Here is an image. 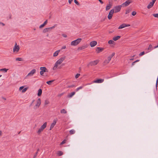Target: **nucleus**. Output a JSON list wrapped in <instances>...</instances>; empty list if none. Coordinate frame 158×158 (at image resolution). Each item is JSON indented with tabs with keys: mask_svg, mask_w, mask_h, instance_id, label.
<instances>
[{
	"mask_svg": "<svg viewBox=\"0 0 158 158\" xmlns=\"http://www.w3.org/2000/svg\"><path fill=\"white\" fill-rule=\"evenodd\" d=\"M54 81V80H51L49 81H48L46 82V83L49 85H51L52 83Z\"/></svg>",
	"mask_w": 158,
	"mask_h": 158,
	"instance_id": "32",
	"label": "nucleus"
},
{
	"mask_svg": "<svg viewBox=\"0 0 158 158\" xmlns=\"http://www.w3.org/2000/svg\"><path fill=\"white\" fill-rule=\"evenodd\" d=\"M136 14V12L135 11H133L132 12V15L133 16H135Z\"/></svg>",
	"mask_w": 158,
	"mask_h": 158,
	"instance_id": "43",
	"label": "nucleus"
},
{
	"mask_svg": "<svg viewBox=\"0 0 158 158\" xmlns=\"http://www.w3.org/2000/svg\"><path fill=\"white\" fill-rule=\"evenodd\" d=\"M41 99L39 98L36 102L35 105L34 106V109L35 110L38 109L41 104Z\"/></svg>",
	"mask_w": 158,
	"mask_h": 158,
	"instance_id": "6",
	"label": "nucleus"
},
{
	"mask_svg": "<svg viewBox=\"0 0 158 158\" xmlns=\"http://www.w3.org/2000/svg\"><path fill=\"white\" fill-rule=\"evenodd\" d=\"M75 94V92H72L68 94V97L69 98H71Z\"/></svg>",
	"mask_w": 158,
	"mask_h": 158,
	"instance_id": "24",
	"label": "nucleus"
},
{
	"mask_svg": "<svg viewBox=\"0 0 158 158\" xmlns=\"http://www.w3.org/2000/svg\"><path fill=\"white\" fill-rule=\"evenodd\" d=\"M111 8V6L110 5H109L106 6V10H109Z\"/></svg>",
	"mask_w": 158,
	"mask_h": 158,
	"instance_id": "34",
	"label": "nucleus"
},
{
	"mask_svg": "<svg viewBox=\"0 0 158 158\" xmlns=\"http://www.w3.org/2000/svg\"><path fill=\"white\" fill-rule=\"evenodd\" d=\"M75 3L77 5H79V2L77 1V0H74V1Z\"/></svg>",
	"mask_w": 158,
	"mask_h": 158,
	"instance_id": "45",
	"label": "nucleus"
},
{
	"mask_svg": "<svg viewBox=\"0 0 158 158\" xmlns=\"http://www.w3.org/2000/svg\"><path fill=\"white\" fill-rule=\"evenodd\" d=\"M133 59H133V58H132V59H130V60H133Z\"/></svg>",
	"mask_w": 158,
	"mask_h": 158,
	"instance_id": "58",
	"label": "nucleus"
},
{
	"mask_svg": "<svg viewBox=\"0 0 158 158\" xmlns=\"http://www.w3.org/2000/svg\"><path fill=\"white\" fill-rule=\"evenodd\" d=\"M60 113L61 114H66L67 112L64 109H63L60 110Z\"/></svg>",
	"mask_w": 158,
	"mask_h": 158,
	"instance_id": "29",
	"label": "nucleus"
},
{
	"mask_svg": "<svg viewBox=\"0 0 158 158\" xmlns=\"http://www.w3.org/2000/svg\"><path fill=\"white\" fill-rule=\"evenodd\" d=\"M97 43L95 41H91L90 43V45L91 47H94L97 44Z\"/></svg>",
	"mask_w": 158,
	"mask_h": 158,
	"instance_id": "19",
	"label": "nucleus"
},
{
	"mask_svg": "<svg viewBox=\"0 0 158 158\" xmlns=\"http://www.w3.org/2000/svg\"><path fill=\"white\" fill-rule=\"evenodd\" d=\"M130 11V10H126V14H127L129 13Z\"/></svg>",
	"mask_w": 158,
	"mask_h": 158,
	"instance_id": "44",
	"label": "nucleus"
},
{
	"mask_svg": "<svg viewBox=\"0 0 158 158\" xmlns=\"http://www.w3.org/2000/svg\"><path fill=\"white\" fill-rule=\"evenodd\" d=\"M47 22H48V21L47 20H46L44 22V23L43 24H42L40 25L39 27L40 28H41L42 27H43L44 26H45L46 25V24L47 23Z\"/></svg>",
	"mask_w": 158,
	"mask_h": 158,
	"instance_id": "23",
	"label": "nucleus"
},
{
	"mask_svg": "<svg viewBox=\"0 0 158 158\" xmlns=\"http://www.w3.org/2000/svg\"><path fill=\"white\" fill-rule=\"evenodd\" d=\"M57 120H56L54 119L53 121V122L51 124L50 128V130H51L54 127V126H55V125L56 124V122L57 121Z\"/></svg>",
	"mask_w": 158,
	"mask_h": 158,
	"instance_id": "16",
	"label": "nucleus"
},
{
	"mask_svg": "<svg viewBox=\"0 0 158 158\" xmlns=\"http://www.w3.org/2000/svg\"><path fill=\"white\" fill-rule=\"evenodd\" d=\"M80 76V74L79 73H77L75 76V78L77 79L79 77V76Z\"/></svg>",
	"mask_w": 158,
	"mask_h": 158,
	"instance_id": "38",
	"label": "nucleus"
},
{
	"mask_svg": "<svg viewBox=\"0 0 158 158\" xmlns=\"http://www.w3.org/2000/svg\"><path fill=\"white\" fill-rule=\"evenodd\" d=\"M55 27V26L54 25L51 27L45 28L43 30V32L44 33H45L47 32H49L50 31H51V30L52 29L54 28Z\"/></svg>",
	"mask_w": 158,
	"mask_h": 158,
	"instance_id": "10",
	"label": "nucleus"
},
{
	"mask_svg": "<svg viewBox=\"0 0 158 158\" xmlns=\"http://www.w3.org/2000/svg\"><path fill=\"white\" fill-rule=\"evenodd\" d=\"M158 48V45L157 46H156L154 47V48Z\"/></svg>",
	"mask_w": 158,
	"mask_h": 158,
	"instance_id": "55",
	"label": "nucleus"
},
{
	"mask_svg": "<svg viewBox=\"0 0 158 158\" xmlns=\"http://www.w3.org/2000/svg\"><path fill=\"white\" fill-rule=\"evenodd\" d=\"M75 131L74 129H72L69 131V133L70 135H72L75 134Z\"/></svg>",
	"mask_w": 158,
	"mask_h": 158,
	"instance_id": "28",
	"label": "nucleus"
},
{
	"mask_svg": "<svg viewBox=\"0 0 158 158\" xmlns=\"http://www.w3.org/2000/svg\"><path fill=\"white\" fill-rule=\"evenodd\" d=\"M75 86L74 85H69L68 86V87L69 88H72L73 87H74Z\"/></svg>",
	"mask_w": 158,
	"mask_h": 158,
	"instance_id": "46",
	"label": "nucleus"
},
{
	"mask_svg": "<svg viewBox=\"0 0 158 158\" xmlns=\"http://www.w3.org/2000/svg\"><path fill=\"white\" fill-rule=\"evenodd\" d=\"M47 125V122H45L40 128L38 129L37 131V133L38 135H40L41 133L44 130L46 127Z\"/></svg>",
	"mask_w": 158,
	"mask_h": 158,
	"instance_id": "2",
	"label": "nucleus"
},
{
	"mask_svg": "<svg viewBox=\"0 0 158 158\" xmlns=\"http://www.w3.org/2000/svg\"><path fill=\"white\" fill-rule=\"evenodd\" d=\"M115 53L113 52L112 54L110 56H109L107 58V59H106L103 62V64L104 65H106L108 64L110 61L111 58L114 55Z\"/></svg>",
	"mask_w": 158,
	"mask_h": 158,
	"instance_id": "3",
	"label": "nucleus"
},
{
	"mask_svg": "<svg viewBox=\"0 0 158 158\" xmlns=\"http://www.w3.org/2000/svg\"><path fill=\"white\" fill-rule=\"evenodd\" d=\"M114 13V10H111L108 15V18L109 19H111Z\"/></svg>",
	"mask_w": 158,
	"mask_h": 158,
	"instance_id": "14",
	"label": "nucleus"
},
{
	"mask_svg": "<svg viewBox=\"0 0 158 158\" xmlns=\"http://www.w3.org/2000/svg\"><path fill=\"white\" fill-rule=\"evenodd\" d=\"M153 15L156 18H158V14H153Z\"/></svg>",
	"mask_w": 158,
	"mask_h": 158,
	"instance_id": "42",
	"label": "nucleus"
},
{
	"mask_svg": "<svg viewBox=\"0 0 158 158\" xmlns=\"http://www.w3.org/2000/svg\"><path fill=\"white\" fill-rule=\"evenodd\" d=\"M60 50H57L54 53H53V56L54 57H56V56H57L58 54H59V52H60Z\"/></svg>",
	"mask_w": 158,
	"mask_h": 158,
	"instance_id": "21",
	"label": "nucleus"
},
{
	"mask_svg": "<svg viewBox=\"0 0 158 158\" xmlns=\"http://www.w3.org/2000/svg\"><path fill=\"white\" fill-rule=\"evenodd\" d=\"M63 94V93H62L60 94H59L58 95V96L59 97H60Z\"/></svg>",
	"mask_w": 158,
	"mask_h": 158,
	"instance_id": "47",
	"label": "nucleus"
},
{
	"mask_svg": "<svg viewBox=\"0 0 158 158\" xmlns=\"http://www.w3.org/2000/svg\"><path fill=\"white\" fill-rule=\"evenodd\" d=\"M15 60L16 61H22L23 60L22 58H17Z\"/></svg>",
	"mask_w": 158,
	"mask_h": 158,
	"instance_id": "35",
	"label": "nucleus"
},
{
	"mask_svg": "<svg viewBox=\"0 0 158 158\" xmlns=\"http://www.w3.org/2000/svg\"><path fill=\"white\" fill-rule=\"evenodd\" d=\"M130 26V25L129 24H126L125 23H123L120 25L118 27V29H121L125 27H129Z\"/></svg>",
	"mask_w": 158,
	"mask_h": 158,
	"instance_id": "17",
	"label": "nucleus"
},
{
	"mask_svg": "<svg viewBox=\"0 0 158 158\" xmlns=\"http://www.w3.org/2000/svg\"><path fill=\"white\" fill-rule=\"evenodd\" d=\"M101 3V4H103V2L102 1V0H98Z\"/></svg>",
	"mask_w": 158,
	"mask_h": 158,
	"instance_id": "50",
	"label": "nucleus"
},
{
	"mask_svg": "<svg viewBox=\"0 0 158 158\" xmlns=\"http://www.w3.org/2000/svg\"><path fill=\"white\" fill-rule=\"evenodd\" d=\"M40 69L41 70L40 74L41 76H43L44 72H48V70L45 67H41Z\"/></svg>",
	"mask_w": 158,
	"mask_h": 158,
	"instance_id": "9",
	"label": "nucleus"
},
{
	"mask_svg": "<svg viewBox=\"0 0 158 158\" xmlns=\"http://www.w3.org/2000/svg\"><path fill=\"white\" fill-rule=\"evenodd\" d=\"M34 101H35V100H33V102H32V103H33V102ZM32 103L31 104V105H32Z\"/></svg>",
	"mask_w": 158,
	"mask_h": 158,
	"instance_id": "59",
	"label": "nucleus"
},
{
	"mask_svg": "<svg viewBox=\"0 0 158 158\" xmlns=\"http://www.w3.org/2000/svg\"><path fill=\"white\" fill-rule=\"evenodd\" d=\"M97 50H98L97 51V52L98 53H99L100 52H101L103 50V48H100V47H98L97 48Z\"/></svg>",
	"mask_w": 158,
	"mask_h": 158,
	"instance_id": "27",
	"label": "nucleus"
},
{
	"mask_svg": "<svg viewBox=\"0 0 158 158\" xmlns=\"http://www.w3.org/2000/svg\"><path fill=\"white\" fill-rule=\"evenodd\" d=\"M83 87L82 86H80V87H79L77 88L76 89V91H78L79 89H82L83 88Z\"/></svg>",
	"mask_w": 158,
	"mask_h": 158,
	"instance_id": "37",
	"label": "nucleus"
},
{
	"mask_svg": "<svg viewBox=\"0 0 158 158\" xmlns=\"http://www.w3.org/2000/svg\"><path fill=\"white\" fill-rule=\"evenodd\" d=\"M63 36L64 37L66 38L67 37V36L66 35H64Z\"/></svg>",
	"mask_w": 158,
	"mask_h": 158,
	"instance_id": "52",
	"label": "nucleus"
},
{
	"mask_svg": "<svg viewBox=\"0 0 158 158\" xmlns=\"http://www.w3.org/2000/svg\"><path fill=\"white\" fill-rule=\"evenodd\" d=\"M66 139H64V140L60 143V145H62V144H63L64 143H65L66 142Z\"/></svg>",
	"mask_w": 158,
	"mask_h": 158,
	"instance_id": "39",
	"label": "nucleus"
},
{
	"mask_svg": "<svg viewBox=\"0 0 158 158\" xmlns=\"http://www.w3.org/2000/svg\"><path fill=\"white\" fill-rule=\"evenodd\" d=\"M1 76H2V75H0V77Z\"/></svg>",
	"mask_w": 158,
	"mask_h": 158,
	"instance_id": "60",
	"label": "nucleus"
},
{
	"mask_svg": "<svg viewBox=\"0 0 158 158\" xmlns=\"http://www.w3.org/2000/svg\"><path fill=\"white\" fill-rule=\"evenodd\" d=\"M145 54V52H141L139 54V56H141L143 55H144Z\"/></svg>",
	"mask_w": 158,
	"mask_h": 158,
	"instance_id": "41",
	"label": "nucleus"
},
{
	"mask_svg": "<svg viewBox=\"0 0 158 158\" xmlns=\"http://www.w3.org/2000/svg\"><path fill=\"white\" fill-rule=\"evenodd\" d=\"M57 154L58 156H61L63 154V153L62 151H59L57 152Z\"/></svg>",
	"mask_w": 158,
	"mask_h": 158,
	"instance_id": "31",
	"label": "nucleus"
},
{
	"mask_svg": "<svg viewBox=\"0 0 158 158\" xmlns=\"http://www.w3.org/2000/svg\"><path fill=\"white\" fill-rule=\"evenodd\" d=\"M66 46H63L62 47V48H61V49H65V48H66Z\"/></svg>",
	"mask_w": 158,
	"mask_h": 158,
	"instance_id": "48",
	"label": "nucleus"
},
{
	"mask_svg": "<svg viewBox=\"0 0 158 158\" xmlns=\"http://www.w3.org/2000/svg\"><path fill=\"white\" fill-rule=\"evenodd\" d=\"M73 0H69V4H71Z\"/></svg>",
	"mask_w": 158,
	"mask_h": 158,
	"instance_id": "49",
	"label": "nucleus"
},
{
	"mask_svg": "<svg viewBox=\"0 0 158 158\" xmlns=\"http://www.w3.org/2000/svg\"><path fill=\"white\" fill-rule=\"evenodd\" d=\"M139 60H136V61H135V63H136V62H139Z\"/></svg>",
	"mask_w": 158,
	"mask_h": 158,
	"instance_id": "56",
	"label": "nucleus"
},
{
	"mask_svg": "<svg viewBox=\"0 0 158 158\" xmlns=\"http://www.w3.org/2000/svg\"><path fill=\"white\" fill-rule=\"evenodd\" d=\"M122 7V6L121 5L117 6H115L114 9L112 10H114V12L115 13H117L120 10Z\"/></svg>",
	"mask_w": 158,
	"mask_h": 158,
	"instance_id": "8",
	"label": "nucleus"
},
{
	"mask_svg": "<svg viewBox=\"0 0 158 158\" xmlns=\"http://www.w3.org/2000/svg\"><path fill=\"white\" fill-rule=\"evenodd\" d=\"M39 151V149H38V150H37V152L35 153V155L34 156L33 158H35L37 156V153H38V151Z\"/></svg>",
	"mask_w": 158,
	"mask_h": 158,
	"instance_id": "40",
	"label": "nucleus"
},
{
	"mask_svg": "<svg viewBox=\"0 0 158 158\" xmlns=\"http://www.w3.org/2000/svg\"><path fill=\"white\" fill-rule=\"evenodd\" d=\"M98 60H97L89 62L87 64V67H89L90 66H93L97 65L99 62Z\"/></svg>",
	"mask_w": 158,
	"mask_h": 158,
	"instance_id": "5",
	"label": "nucleus"
},
{
	"mask_svg": "<svg viewBox=\"0 0 158 158\" xmlns=\"http://www.w3.org/2000/svg\"><path fill=\"white\" fill-rule=\"evenodd\" d=\"M114 32V31H109V33H110V34H111V33H112L113 32Z\"/></svg>",
	"mask_w": 158,
	"mask_h": 158,
	"instance_id": "54",
	"label": "nucleus"
},
{
	"mask_svg": "<svg viewBox=\"0 0 158 158\" xmlns=\"http://www.w3.org/2000/svg\"><path fill=\"white\" fill-rule=\"evenodd\" d=\"M121 38V36H117L115 37H114L113 38V40L114 41H116L118 40H119Z\"/></svg>",
	"mask_w": 158,
	"mask_h": 158,
	"instance_id": "22",
	"label": "nucleus"
},
{
	"mask_svg": "<svg viewBox=\"0 0 158 158\" xmlns=\"http://www.w3.org/2000/svg\"><path fill=\"white\" fill-rule=\"evenodd\" d=\"M87 47H88L87 45H83L77 48V50L78 51L81 50H82L83 49L86 48Z\"/></svg>",
	"mask_w": 158,
	"mask_h": 158,
	"instance_id": "18",
	"label": "nucleus"
},
{
	"mask_svg": "<svg viewBox=\"0 0 158 158\" xmlns=\"http://www.w3.org/2000/svg\"><path fill=\"white\" fill-rule=\"evenodd\" d=\"M20 49V47L19 45H17L16 43H15V46L13 48V52L15 53H18Z\"/></svg>",
	"mask_w": 158,
	"mask_h": 158,
	"instance_id": "7",
	"label": "nucleus"
},
{
	"mask_svg": "<svg viewBox=\"0 0 158 158\" xmlns=\"http://www.w3.org/2000/svg\"><path fill=\"white\" fill-rule=\"evenodd\" d=\"M81 38H78L75 40L72 41L70 43L71 46H76L78 45L81 41Z\"/></svg>",
	"mask_w": 158,
	"mask_h": 158,
	"instance_id": "4",
	"label": "nucleus"
},
{
	"mask_svg": "<svg viewBox=\"0 0 158 158\" xmlns=\"http://www.w3.org/2000/svg\"><path fill=\"white\" fill-rule=\"evenodd\" d=\"M1 24L3 26L5 25V24L3 23H2Z\"/></svg>",
	"mask_w": 158,
	"mask_h": 158,
	"instance_id": "57",
	"label": "nucleus"
},
{
	"mask_svg": "<svg viewBox=\"0 0 158 158\" xmlns=\"http://www.w3.org/2000/svg\"><path fill=\"white\" fill-rule=\"evenodd\" d=\"M135 61L132 62V66H133L135 64Z\"/></svg>",
	"mask_w": 158,
	"mask_h": 158,
	"instance_id": "51",
	"label": "nucleus"
},
{
	"mask_svg": "<svg viewBox=\"0 0 158 158\" xmlns=\"http://www.w3.org/2000/svg\"><path fill=\"white\" fill-rule=\"evenodd\" d=\"M147 49L149 51H151L152 49V47L151 44H150L149 45Z\"/></svg>",
	"mask_w": 158,
	"mask_h": 158,
	"instance_id": "30",
	"label": "nucleus"
},
{
	"mask_svg": "<svg viewBox=\"0 0 158 158\" xmlns=\"http://www.w3.org/2000/svg\"><path fill=\"white\" fill-rule=\"evenodd\" d=\"M104 80L103 79H98L94 81L93 83H101L104 82Z\"/></svg>",
	"mask_w": 158,
	"mask_h": 158,
	"instance_id": "12",
	"label": "nucleus"
},
{
	"mask_svg": "<svg viewBox=\"0 0 158 158\" xmlns=\"http://www.w3.org/2000/svg\"><path fill=\"white\" fill-rule=\"evenodd\" d=\"M156 1V0H152V2H150V3L147 6V8L149 9L152 7L153 6Z\"/></svg>",
	"mask_w": 158,
	"mask_h": 158,
	"instance_id": "15",
	"label": "nucleus"
},
{
	"mask_svg": "<svg viewBox=\"0 0 158 158\" xmlns=\"http://www.w3.org/2000/svg\"><path fill=\"white\" fill-rule=\"evenodd\" d=\"M114 43V41L112 40H110L108 41V43L109 44H113Z\"/></svg>",
	"mask_w": 158,
	"mask_h": 158,
	"instance_id": "33",
	"label": "nucleus"
},
{
	"mask_svg": "<svg viewBox=\"0 0 158 158\" xmlns=\"http://www.w3.org/2000/svg\"><path fill=\"white\" fill-rule=\"evenodd\" d=\"M42 93V90L41 89H39L38 90L37 95L40 96L41 95Z\"/></svg>",
	"mask_w": 158,
	"mask_h": 158,
	"instance_id": "26",
	"label": "nucleus"
},
{
	"mask_svg": "<svg viewBox=\"0 0 158 158\" xmlns=\"http://www.w3.org/2000/svg\"><path fill=\"white\" fill-rule=\"evenodd\" d=\"M8 70V69L4 68V69H0V71H4V72H6Z\"/></svg>",
	"mask_w": 158,
	"mask_h": 158,
	"instance_id": "36",
	"label": "nucleus"
},
{
	"mask_svg": "<svg viewBox=\"0 0 158 158\" xmlns=\"http://www.w3.org/2000/svg\"><path fill=\"white\" fill-rule=\"evenodd\" d=\"M23 88H24L23 86H22L20 87L19 88V90L20 91L22 90V93L25 92L27 90V89H28V88H25L24 89H23Z\"/></svg>",
	"mask_w": 158,
	"mask_h": 158,
	"instance_id": "20",
	"label": "nucleus"
},
{
	"mask_svg": "<svg viewBox=\"0 0 158 158\" xmlns=\"http://www.w3.org/2000/svg\"><path fill=\"white\" fill-rule=\"evenodd\" d=\"M2 131H0V136H1L2 135Z\"/></svg>",
	"mask_w": 158,
	"mask_h": 158,
	"instance_id": "53",
	"label": "nucleus"
},
{
	"mask_svg": "<svg viewBox=\"0 0 158 158\" xmlns=\"http://www.w3.org/2000/svg\"><path fill=\"white\" fill-rule=\"evenodd\" d=\"M36 73V70L35 69H33L27 75V77H31L34 74Z\"/></svg>",
	"mask_w": 158,
	"mask_h": 158,
	"instance_id": "13",
	"label": "nucleus"
},
{
	"mask_svg": "<svg viewBox=\"0 0 158 158\" xmlns=\"http://www.w3.org/2000/svg\"><path fill=\"white\" fill-rule=\"evenodd\" d=\"M50 103V102L49 101L48 99H46L44 101V105L46 106L47 105L49 104Z\"/></svg>",
	"mask_w": 158,
	"mask_h": 158,
	"instance_id": "25",
	"label": "nucleus"
},
{
	"mask_svg": "<svg viewBox=\"0 0 158 158\" xmlns=\"http://www.w3.org/2000/svg\"><path fill=\"white\" fill-rule=\"evenodd\" d=\"M65 57H62L60 58L55 63L54 66L52 68V70H56L57 68H60L59 67V65H60L65 60Z\"/></svg>",
	"mask_w": 158,
	"mask_h": 158,
	"instance_id": "1",
	"label": "nucleus"
},
{
	"mask_svg": "<svg viewBox=\"0 0 158 158\" xmlns=\"http://www.w3.org/2000/svg\"><path fill=\"white\" fill-rule=\"evenodd\" d=\"M132 2V0H128L126 1L125 2L123 3L121 6H122L126 7L128 6Z\"/></svg>",
	"mask_w": 158,
	"mask_h": 158,
	"instance_id": "11",
	"label": "nucleus"
}]
</instances>
